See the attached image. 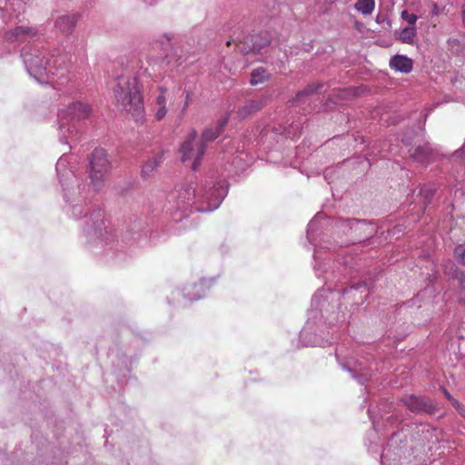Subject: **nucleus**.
I'll list each match as a JSON object with an SVG mask.
<instances>
[{
  "label": "nucleus",
  "mask_w": 465,
  "mask_h": 465,
  "mask_svg": "<svg viewBox=\"0 0 465 465\" xmlns=\"http://www.w3.org/2000/svg\"><path fill=\"white\" fill-rule=\"evenodd\" d=\"M114 95L119 108L129 113L136 123L143 122V96L135 78L125 74L118 76L114 87Z\"/></svg>",
  "instance_id": "nucleus-1"
},
{
  "label": "nucleus",
  "mask_w": 465,
  "mask_h": 465,
  "mask_svg": "<svg viewBox=\"0 0 465 465\" xmlns=\"http://www.w3.org/2000/svg\"><path fill=\"white\" fill-rule=\"evenodd\" d=\"M23 56L28 72L35 78L46 76L50 81L53 76L66 77L68 68L64 56L47 58L39 51L25 53Z\"/></svg>",
  "instance_id": "nucleus-2"
},
{
  "label": "nucleus",
  "mask_w": 465,
  "mask_h": 465,
  "mask_svg": "<svg viewBox=\"0 0 465 465\" xmlns=\"http://www.w3.org/2000/svg\"><path fill=\"white\" fill-rule=\"evenodd\" d=\"M87 173L91 184L96 190L101 189L109 178L113 165L107 152L95 148L88 157Z\"/></svg>",
  "instance_id": "nucleus-3"
},
{
  "label": "nucleus",
  "mask_w": 465,
  "mask_h": 465,
  "mask_svg": "<svg viewBox=\"0 0 465 465\" xmlns=\"http://www.w3.org/2000/svg\"><path fill=\"white\" fill-rule=\"evenodd\" d=\"M182 161H193L192 169L196 171L205 153V145L197 139V132L192 129L181 145Z\"/></svg>",
  "instance_id": "nucleus-4"
},
{
  "label": "nucleus",
  "mask_w": 465,
  "mask_h": 465,
  "mask_svg": "<svg viewBox=\"0 0 465 465\" xmlns=\"http://www.w3.org/2000/svg\"><path fill=\"white\" fill-rule=\"evenodd\" d=\"M401 401L407 409L415 413L433 414L438 410L436 405L426 397L408 395L403 397Z\"/></svg>",
  "instance_id": "nucleus-5"
},
{
  "label": "nucleus",
  "mask_w": 465,
  "mask_h": 465,
  "mask_svg": "<svg viewBox=\"0 0 465 465\" xmlns=\"http://www.w3.org/2000/svg\"><path fill=\"white\" fill-rule=\"evenodd\" d=\"M36 35V30L29 26H16L5 33V39L11 42L25 41L32 38Z\"/></svg>",
  "instance_id": "nucleus-6"
},
{
  "label": "nucleus",
  "mask_w": 465,
  "mask_h": 465,
  "mask_svg": "<svg viewBox=\"0 0 465 465\" xmlns=\"http://www.w3.org/2000/svg\"><path fill=\"white\" fill-rule=\"evenodd\" d=\"M158 90H159V94L155 97L153 112H154V118L157 121H161L166 116V114H167V107H166L167 88L163 87V86H160L158 88Z\"/></svg>",
  "instance_id": "nucleus-7"
},
{
  "label": "nucleus",
  "mask_w": 465,
  "mask_h": 465,
  "mask_svg": "<svg viewBox=\"0 0 465 465\" xmlns=\"http://www.w3.org/2000/svg\"><path fill=\"white\" fill-rule=\"evenodd\" d=\"M390 66L395 71L408 74L412 70V60L405 55L396 54L390 60Z\"/></svg>",
  "instance_id": "nucleus-8"
},
{
  "label": "nucleus",
  "mask_w": 465,
  "mask_h": 465,
  "mask_svg": "<svg viewBox=\"0 0 465 465\" xmlns=\"http://www.w3.org/2000/svg\"><path fill=\"white\" fill-rule=\"evenodd\" d=\"M264 104L265 103L262 99L248 100L241 108L238 109L237 114L241 118H247L260 111Z\"/></svg>",
  "instance_id": "nucleus-9"
},
{
  "label": "nucleus",
  "mask_w": 465,
  "mask_h": 465,
  "mask_svg": "<svg viewBox=\"0 0 465 465\" xmlns=\"http://www.w3.org/2000/svg\"><path fill=\"white\" fill-rule=\"evenodd\" d=\"M77 22L76 15H65L58 17L55 25L63 34H71Z\"/></svg>",
  "instance_id": "nucleus-10"
},
{
  "label": "nucleus",
  "mask_w": 465,
  "mask_h": 465,
  "mask_svg": "<svg viewBox=\"0 0 465 465\" xmlns=\"http://www.w3.org/2000/svg\"><path fill=\"white\" fill-rule=\"evenodd\" d=\"M272 77V74L268 70L262 66L253 69L251 73L250 84L252 85H257L268 82Z\"/></svg>",
  "instance_id": "nucleus-11"
},
{
  "label": "nucleus",
  "mask_w": 465,
  "mask_h": 465,
  "mask_svg": "<svg viewBox=\"0 0 465 465\" xmlns=\"http://www.w3.org/2000/svg\"><path fill=\"white\" fill-rule=\"evenodd\" d=\"M162 159L163 157L161 154H155L150 157L142 166V175L143 177L151 176L162 163Z\"/></svg>",
  "instance_id": "nucleus-12"
},
{
  "label": "nucleus",
  "mask_w": 465,
  "mask_h": 465,
  "mask_svg": "<svg viewBox=\"0 0 465 465\" xmlns=\"http://www.w3.org/2000/svg\"><path fill=\"white\" fill-rule=\"evenodd\" d=\"M250 42H252L253 53H259L269 45L270 39L267 34H260L250 37Z\"/></svg>",
  "instance_id": "nucleus-13"
},
{
  "label": "nucleus",
  "mask_w": 465,
  "mask_h": 465,
  "mask_svg": "<svg viewBox=\"0 0 465 465\" xmlns=\"http://www.w3.org/2000/svg\"><path fill=\"white\" fill-rule=\"evenodd\" d=\"M430 149L428 146H418L411 153V156L416 162L426 163L430 161Z\"/></svg>",
  "instance_id": "nucleus-14"
},
{
  "label": "nucleus",
  "mask_w": 465,
  "mask_h": 465,
  "mask_svg": "<svg viewBox=\"0 0 465 465\" xmlns=\"http://www.w3.org/2000/svg\"><path fill=\"white\" fill-rule=\"evenodd\" d=\"M354 7L364 15H371L375 8V0H357Z\"/></svg>",
  "instance_id": "nucleus-15"
},
{
  "label": "nucleus",
  "mask_w": 465,
  "mask_h": 465,
  "mask_svg": "<svg viewBox=\"0 0 465 465\" xmlns=\"http://www.w3.org/2000/svg\"><path fill=\"white\" fill-rule=\"evenodd\" d=\"M417 35V29L415 26H408L403 28L400 35L399 40L404 44L411 45L414 43V38Z\"/></svg>",
  "instance_id": "nucleus-16"
},
{
  "label": "nucleus",
  "mask_w": 465,
  "mask_h": 465,
  "mask_svg": "<svg viewBox=\"0 0 465 465\" xmlns=\"http://www.w3.org/2000/svg\"><path fill=\"white\" fill-rule=\"evenodd\" d=\"M72 110L78 119H84L91 113L90 105L81 102L73 104Z\"/></svg>",
  "instance_id": "nucleus-17"
},
{
  "label": "nucleus",
  "mask_w": 465,
  "mask_h": 465,
  "mask_svg": "<svg viewBox=\"0 0 465 465\" xmlns=\"http://www.w3.org/2000/svg\"><path fill=\"white\" fill-rule=\"evenodd\" d=\"M163 45H164V48H165V54L163 57V61H165L167 64H170L172 63L178 64L179 58H177L176 54H174L175 50L171 45L170 39H166L164 41V43H163Z\"/></svg>",
  "instance_id": "nucleus-18"
},
{
  "label": "nucleus",
  "mask_w": 465,
  "mask_h": 465,
  "mask_svg": "<svg viewBox=\"0 0 465 465\" xmlns=\"http://www.w3.org/2000/svg\"><path fill=\"white\" fill-rule=\"evenodd\" d=\"M220 134V130H217L215 127L208 128L203 132L201 138L198 140L200 143H203L206 146L207 143L214 141Z\"/></svg>",
  "instance_id": "nucleus-19"
},
{
  "label": "nucleus",
  "mask_w": 465,
  "mask_h": 465,
  "mask_svg": "<svg viewBox=\"0 0 465 465\" xmlns=\"http://www.w3.org/2000/svg\"><path fill=\"white\" fill-rule=\"evenodd\" d=\"M235 48L237 52L242 54H248L250 53H253V49L252 46V42H250V37H247L244 41H240L235 44Z\"/></svg>",
  "instance_id": "nucleus-20"
},
{
  "label": "nucleus",
  "mask_w": 465,
  "mask_h": 465,
  "mask_svg": "<svg viewBox=\"0 0 465 465\" xmlns=\"http://www.w3.org/2000/svg\"><path fill=\"white\" fill-rule=\"evenodd\" d=\"M454 278L459 282L460 301L465 304V272L457 271Z\"/></svg>",
  "instance_id": "nucleus-21"
},
{
  "label": "nucleus",
  "mask_w": 465,
  "mask_h": 465,
  "mask_svg": "<svg viewBox=\"0 0 465 465\" xmlns=\"http://www.w3.org/2000/svg\"><path fill=\"white\" fill-rule=\"evenodd\" d=\"M103 218H104V213L102 212L101 209L93 210L89 213V219L92 223V225L94 228H98L101 225V223H103Z\"/></svg>",
  "instance_id": "nucleus-22"
},
{
  "label": "nucleus",
  "mask_w": 465,
  "mask_h": 465,
  "mask_svg": "<svg viewBox=\"0 0 465 465\" xmlns=\"http://www.w3.org/2000/svg\"><path fill=\"white\" fill-rule=\"evenodd\" d=\"M322 87V84H320V83L308 84L302 91H301L297 94L296 100H300L301 97H302L304 95H309L313 93H316Z\"/></svg>",
  "instance_id": "nucleus-23"
},
{
  "label": "nucleus",
  "mask_w": 465,
  "mask_h": 465,
  "mask_svg": "<svg viewBox=\"0 0 465 465\" xmlns=\"http://www.w3.org/2000/svg\"><path fill=\"white\" fill-rule=\"evenodd\" d=\"M454 257L461 264L465 265V243L459 244L454 249Z\"/></svg>",
  "instance_id": "nucleus-24"
},
{
  "label": "nucleus",
  "mask_w": 465,
  "mask_h": 465,
  "mask_svg": "<svg viewBox=\"0 0 465 465\" xmlns=\"http://www.w3.org/2000/svg\"><path fill=\"white\" fill-rule=\"evenodd\" d=\"M401 17L411 26H415L418 20V16L414 14L409 13L408 10H403L401 14Z\"/></svg>",
  "instance_id": "nucleus-25"
},
{
  "label": "nucleus",
  "mask_w": 465,
  "mask_h": 465,
  "mask_svg": "<svg viewBox=\"0 0 465 465\" xmlns=\"http://www.w3.org/2000/svg\"><path fill=\"white\" fill-rule=\"evenodd\" d=\"M228 120H229V116L228 115H224V116H222L219 120H218V123L215 126V128L217 130H220V133L222 134L224 130V127L225 125L227 124L228 123Z\"/></svg>",
  "instance_id": "nucleus-26"
},
{
  "label": "nucleus",
  "mask_w": 465,
  "mask_h": 465,
  "mask_svg": "<svg viewBox=\"0 0 465 465\" xmlns=\"http://www.w3.org/2000/svg\"><path fill=\"white\" fill-rule=\"evenodd\" d=\"M450 401L454 408H456L457 410L460 409V403L456 399L453 398V400H450Z\"/></svg>",
  "instance_id": "nucleus-27"
},
{
  "label": "nucleus",
  "mask_w": 465,
  "mask_h": 465,
  "mask_svg": "<svg viewBox=\"0 0 465 465\" xmlns=\"http://www.w3.org/2000/svg\"><path fill=\"white\" fill-rule=\"evenodd\" d=\"M441 12V8L436 3L433 4V14L438 15Z\"/></svg>",
  "instance_id": "nucleus-28"
},
{
  "label": "nucleus",
  "mask_w": 465,
  "mask_h": 465,
  "mask_svg": "<svg viewBox=\"0 0 465 465\" xmlns=\"http://www.w3.org/2000/svg\"><path fill=\"white\" fill-rule=\"evenodd\" d=\"M443 393L449 401L453 400V397L450 394V392L446 389H443Z\"/></svg>",
  "instance_id": "nucleus-29"
},
{
  "label": "nucleus",
  "mask_w": 465,
  "mask_h": 465,
  "mask_svg": "<svg viewBox=\"0 0 465 465\" xmlns=\"http://www.w3.org/2000/svg\"><path fill=\"white\" fill-rule=\"evenodd\" d=\"M189 101H190V94H189V93H186L185 106H187V105H188Z\"/></svg>",
  "instance_id": "nucleus-30"
},
{
  "label": "nucleus",
  "mask_w": 465,
  "mask_h": 465,
  "mask_svg": "<svg viewBox=\"0 0 465 465\" xmlns=\"http://www.w3.org/2000/svg\"><path fill=\"white\" fill-rule=\"evenodd\" d=\"M231 43H232V42H231L230 40H229V41H227V42H226V45H227V46H230V45H231Z\"/></svg>",
  "instance_id": "nucleus-31"
}]
</instances>
